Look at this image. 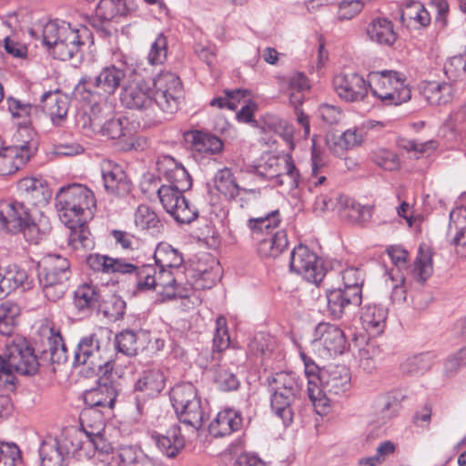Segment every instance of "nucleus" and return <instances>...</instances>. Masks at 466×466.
Listing matches in <instances>:
<instances>
[{
  "mask_svg": "<svg viewBox=\"0 0 466 466\" xmlns=\"http://www.w3.org/2000/svg\"><path fill=\"white\" fill-rule=\"evenodd\" d=\"M7 104L8 110L10 111L13 118L18 120V127L27 132L28 127L32 124L33 116L37 112V107L29 103H23L22 101L13 97H9L7 99Z\"/></svg>",
  "mask_w": 466,
  "mask_h": 466,
  "instance_id": "nucleus-46",
  "label": "nucleus"
},
{
  "mask_svg": "<svg viewBox=\"0 0 466 466\" xmlns=\"http://www.w3.org/2000/svg\"><path fill=\"white\" fill-rule=\"evenodd\" d=\"M176 414L181 423L195 429H199L206 420L199 397L189 402L185 409L177 410Z\"/></svg>",
  "mask_w": 466,
  "mask_h": 466,
  "instance_id": "nucleus-53",
  "label": "nucleus"
},
{
  "mask_svg": "<svg viewBox=\"0 0 466 466\" xmlns=\"http://www.w3.org/2000/svg\"><path fill=\"white\" fill-rule=\"evenodd\" d=\"M92 37L91 32L86 26L73 28L72 26L66 31H62L60 40L55 45L51 55L54 58L68 61L76 59L80 61L83 56L82 47L86 41Z\"/></svg>",
  "mask_w": 466,
  "mask_h": 466,
  "instance_id": "nucleus-15",
  "label": "nucleus"
},
{
  "mask_svg": "<svg viewBox=\"0 0 466 466\" xmlns=\"http://www.w3.org/2000/svg\"><path fill=\"white\" fill-rule=\"evenodd\" d=\"M242 425L240 414L233 409H225L218 413L209 424V432L216 438L224 437L238 431Z\"/></svg>",
  "mask_w": 466,
  "mask_h": 466,
  "instance_id": "nucleus-33",
  "label": "nucleus"
},
{
  "mask_svg": "<svg viewBox=\"0 0 466 466\" xmlns=\"http://www.w3.org/2000/svg\"><path fill=\"white\" fill-rule=\"evenodd\" d=\"M314 341L321 346L319 351L326 358H333L344 352L347 340L340 328L329 322H320L314 330Z\"/></svg>",
  "mask_w": 466,
  "mask_h": 466,
  "instance_id": "nucleus-17",
  "label": "nucleus"
},
{
  "mask_svg": "<svg viewBox=\"0 0 466 466\" xmlns=\"http://www.w3.org/2000/svg\"><path fill=\"white\" fill-rule=\"evenodd\" d=\"M300 396L282 394L281 392H270V409L279 417L285 426L293 422L294 404Z\"/></svg>",
  "mask_w": 466,
  "mask_h": 466,
  "instance_id": "nucleus-37",
  "label": "nucleus"
},
{
  "mask_svg": "<svg viewBox=\"0 0 466 466\" xmlns=\"http://www.w3.org/2000/svg\"><path fill=\"white\" fill-rule=\"evenodd\" d=\"M131 11L127 0L117 3L105 0L96 5V15L88 18V23L100 36L109 37L112 35L110 22L117 16H127Z\"/></svg>",
  "mask_w": 466,
  "mask_h": 466,
  "instance_id": "nucleus-16",
  "label": "nucleus"
},
{
  "mask_svg": "<svg viewBox=\"0 0 466 466\" xmlns=\"http://www.w3.org/2000/svg\"><path fill=\"white\" fill-rule=\"evenodd\" d=\"M40 106L43 112L49 115L55 125H59L66 116L68 102L58 92H46L41 96Z\"/></svg>",
  "mask_w": 466,
  "mask_h": 466,
  "instance_id": "nucleus-36",
  "label": "nucleus"
},
{
  "mask_svg": "<svg viewBox=\"0 0 466 466\" xmlns=\"http://www.w3.org/2000/svg\"><path fill=\"white\" fill-rule=\"evenodd\" d=\"M343 288L349 291L362 296V286L364 283V273L358 268H348L342 271Z\"/></svg>",
  "mask_w": 466,
  "mask_h": 466,
  "instance_id": "nucleus-59",
  "label": "nucleus"
},
{
  "mask_svg": "<svg viewBox=\"0 0 466 466\" xmlns=\"http://www.w3.org/2000/svg\"><path fill=\"white\" fill-rule=\"evenodd\" d=\"M215 187L218 191L223 194L228 199L236 198L240 192L250 193L253 195L259 194V190L256 188H245L240 187L230 168L224 167L219 169L214 177Z\"/></svg>",
  "mask_w": 466,
  "mask_h": 466,
  "instance_id": "nucleus-35",
  "label": "nucleus"
},
{
  "mask_svg": "<svg viewBox=\"0 0 466 466\" xmlns=\"http://www.w3.org/2000/svg\"><path fill=\"white\" fill-rule=\"evenodd\" d=\"M30 285L27 271L14 265L5 275L0 274V297L6 296L18 288L29 289Z\"/></svg>",
  "mask_w": 466,
  "mask_h": 466,
  "instance_id": "nucleus-39",
  "label": "nucleus"
},
{
  "mask_svg": "<svg viewBox=\"0 0 466 466\" xmlns=\"http://www.w3.org/2000/svg\"><path fill=\"white\" fill-rule=\"evenodd\" d=\"M46 346L37 356L34 348L25 339L7 343L0 353V386L8 392L16 390V374L33 376L40 366L60 365L67 360V349L58 330L48 329Z\"/></svg>",
  "mask_w": 466,
  "mask_h": 466,
  "instance_id": "nucleus-2",
  "label": "nucleus"
},
{
  "mask_svg": "<svg viewBox=\"0 0 466 466\" xmlns=\"http://www.w3.org/2000/svg\"><path fill=\"white\" fill-rule=\"evenodd\" d=\"M333 86L338 96L347 102L360 101L369 91V82L357 73L337 75Z\"/></svg>",
  "mask_w": 466,
  "mask_h": 466,
  "instance_id": "nucleus-21",
  "label": "nucleus"
},
{
  "mask_svg": "<svg viewBox=\"0 0 466 466\" xmlns=\"http://www.w3.org/2000/svg\"><path fill=\"white\" fill-rule=\"evenodd\" d=\"M70 24L64 21H49L45 25H35L29 29V34L35 39H41L42 44L46 46L49 54L53 50L55 45L60 40L62 31L69 29Z\"/></svg>",
  "mask_w": 466,
  "mask_h": 466,
  "instance_id": "nucleus-30",
  "label": "nucleus"
},
{
  "mask_svg": "<svg viewBox=\"0 0 466 466\" xmlns=\"http://www.w3.org/2000/svg\"><path fill=\"white\" fill-rule=\"evenodd\" d=\"M290 271L300 275L308 282L319 285L325 277L326 270L322 260L307 246L299 244L290 254Z\"/></svg>",
  "mask_w": 466,
  "mask_h": 466,
  "instance_id": "nucleus-13",
  "label": "nucleus"
},
{
  "mask_svg": "<svg viewBox=\"0 0 466 466\" xmlns=\"http://www.w3.org/2000/svg\"><path fill=\"white\" fill-rule=\"evenodd\" d=\"M290 178L296 181L299 171L290 155H285L282 158L270 157L265 165L253 167V173L264 179H272L282 174V170Z\"/></svg>",
  "mask_w": 466,
  "mask_h": 466,
  "instance_id": "nucleus-26",
  "label": "nucleus"
},
{
  "mask_svg": "<svg viewBox=\"0 0 466 466\" xmlns=\"http://www.w3.org/2000/svg\"><path fill=\"white\" fill-rule=\"evenodd\" d=\"M328 311L335 319H340L358 308L362 301V296L357 295L342 288L326 291Z\"/></svg>",
  "mask_w": 466,
  "mask_h": 466,
  "instance_id": "nucleus-22",
  "label": "nucleus"
},
{
  "mask_svg": "<svg viewBox=\"0 0 466 466\" xmlns=\"http://www.w3.org/2000/svg\"><path fill=\"white\" fill-rule=\"evenodd\" d=\"M137 76L124 83L120 92L122 106L143 114L149 121H156L157 109L174 114L179 108L183 96L180 78L170 71H162L147 81V69L137 65L134 69Z\"/></svg>",
  "mask_w": 466,
  "mask_h": 466,
  "instance_id": "nucleus-1",
  "label": "nucleus"
},
{
  "mask_svg": "<svg viewBox=\"0 0 466 466\" xmlns=\"http://www.w3.org/2000/svg\"><path fill=\"white\" fill-rule=\"evenodd\" d=\"M108 342H103L96 333L82 337L74 351V365H87L89 369L100 374L113 370L114 360L108 355Z\"/></svg>",
  "mask_w": 466,
  "mask_h": 466,
  "instance_id": "nucleus-11",
  "label": "nucleus"
},
{
  "mask_svg": "<svg viewBox=\"0 0 466 466\" xmlns=\"http://www.w3.org/2000/svg\"><path fill=\"white\" fill-rule=\"evenodd\" d=\"M195 157H209L222 153L224 143L216 135L201 130H191L185 134Z\"/></svg>",
  "mask_w": 466,
  "mask_h": 466,
  "instance_id": "nucleus-23",
  "label": "nucleus"
},
{
  "mask_svg": "<svg viewBox=\"0 0 466 466\" xmlns=\"http://www.w3.org/2000/svg\"><path fill=\"white\" fill-rule=\"evenodd\" d=\"M363 141V134L357 128H350L340 135L328 134L326 143L330 151L337 156H342L345 151L360 146Z\"/></svg>",
  "mask_w": 466,
  "mask_h": 466,
  "instance_id": "nucleus-34",
  "label": "nucleus"
},
{
  "mask_svg": "<svg viewBox=\"0 0 466 466\" xmlns=\"http://www.w3.org/2000/svg\"><path fill=\"white\" fill-rule=\"evenodd\" d=\"M210 370H214L213 380L219 390L225 392L234 391L239 388V380L233 372L229 371L228 369L218 367V365Z\"/></svg>",
  "mask_w": 466,
  "mask_h": 466,
  "instance_id": "nucleus-57",
  "label": "nucleus"
},
{
  "mask_svg": "<svg viewBox=\"0 0 466 466\" xmlns=\"http://www.w3.org/2000/svg\"><path fill=\"white\" fill-rule=\"evenodd\" d=\"M443 127L447 128L455 140H463L466 138V111L460 107L458 110L451 113L444 121Z\"/></svg>",
  "mask_w": 466,
  "mask_h": 466,
  "instance_id": "nucleus-56",
  "label": "nucleus"
},
{
  "mask_svg": "<svg viewBox=\"0 0 466 466\" xmlns=\"http://www.w3.org/2000/svg\"><path fill=\"white\" fill-rule=\"evenodd\" d=\"M432 254L430 249L420 247L414 261L413 275L418 282L423 284L432 274Z\"/></svg>",
  "mask_w": 466,
  "mask_h": 466,
  "instance_id": "nucleus-55",
  "label": "nucleus"
},
{
  "mask_svg": "<svg viewBox=\"0 0 466 466\" xmlns=\"http://www.w3.org/2000/svg\"><path fill=\"white\" fill-rule=\"evenodd\" d=\"M350 376L344 366H329L322 369L319 385L309 388V398L315 408L329 407L327 395H339L350 388Z\"/></svg>",
  "mask_w": 466,
  "mask_h": 466,
  "instance_id": "nucleus-12",
  "label": "nucleus"
},
{
  "mask_svg": "<svg viewBox=\"0 0 466 466\" xmlns=\"http://www.w3.org/2000/svg\"><path fill=\"white\" fill-rule=\"evenodd\" d=\"M154 259L157 268L168 270L179 268L184 262L182 254L167 243L157 245L154 253Z\"/></svg>",
  "mask_w": 466,
  "mask_h": 466,
  "instance_id": "nucleus-42",
  "label": "nucleus"
},
{
  "mask_svg": "<svg viewBox=\"0 0 466 466\" xmlns=\"http://www.w3.org/2000/svg\"><path fill=\"white\" fill-rule=\"evenodd\" d=\"M115 348L125 355H137L138 350L137 334L130 329L121 331L115 338Z\"/></svg>",
  "mask_w": 466,
  "mask_h": 466,
  "instance_id": "nucleus-58",
  "label": "nucleus"
},
{
  "mask_svg": "<svg viewBox=\"0 0 466 466\" xmlns=\"http://www.w3.org/2000/svg\"><path fill=\"white\" fill-rule=\"evenodd\" d=\"M97 375L99 378L96 387L84 392V402L86 407L80 413L81 426L91 425L92 418L97 420V414L102 416V420H106V416H110L121 390L119 378L113 370L107 372L101 371Z\"/></svg>",
  "mask_w": 466,
  "mask_h": 466,
  "instance_id": "nucleus-5",
  "label": "nucleus"
},
{
  "mask_svg": "<svg viewBox=\"0 0 466 466\" xmlns=\"http://www.w3.org/2000/svg\"><path fill=\"white\" fill-rule=\"evenodd\" d=\"M388 310L381 305L368 304L362 308L360 320L362 328L370 335L383 332L386 326Z\"/></svg>",
  "mask_w": 466,
  "mask_h": 466,
  "instance_id": "nucleus-32",
  "label": "nucleus"
},
{
  "mask_svg": "<svg viewBox=\"0 0 466 466\" xmlns=\"http://www.w3.org/2000/svg\"><path fill=\"white\" fill-rule=\"evenodd\" d=\"M229 343L230 339L226 327V319L223 317H219L217 319L212 350L202 353L199 360H205L206 362L201 363V365L205 369H213L215 366H218L221 360V352L228 348Z\"/></svg>",
  "mask_w": 466,
  "mask_h": 466,
  "instance_id": "nucleus-25",
  "label": "nucleus"
},
{
  "mask_svg": "<svg viewBox=\"0 0 466 466\" xmlns=\"http://www.w3.org/2000/svg\"><path fill=\"white\" fill-rule=\"evenodd\" d=\"M126 301L116 294H111L106 299L99 301L97 311L101 312L111 321L123 318L126 310Z\"/></svg>",
  "mask_w": 466,
  "mask_h": 466,
  "instance_id": "nucleus-54",
  "label": "nucleus"
},
{
  "mask_svg": "<svg viewBox=\"0 0 466 466\" xmlns=\"http://www.w3.org/2000/svg\"><path fill=\"white\" fill-rule=\"evenodd\" d=\"M422 94L430 105L441 106L452 100L454 88L450 83L433 81L424 86Z\"/></svg>",
  "mask_w": 466,
  "mask_h": 466,
  "instance_id": "nucleus-41",
  "label": "nucleus"
},
{
  "mask_svg": "<svg viewBox=\"0 0 466 466\" xmlns=\"http://www.w3.org/2000/svg\"><path fill=\"white\" fill-rule=\"evenodd\" d=\"M105 189L118 198H125L132 191V182L120 166L115 165L102 169Z\"/></svg>",
  "mask_w": 466,
  "mask_h": 466,
  "instance_id": "nucleus-27",
  "label": "nucleus"
},
{
  "mask_svg": "<svg viewBox=\"0 0 466 466\" xmlns=\"http://www.w3.org/2000/svg\"><path fill=\"white\" fill-rule=\"evenodd\" d=\"M55 200L59 219L65 225L79 226V223L87 222L96 208L93 191L82 184L60 187Z\"/></svg>",
  "mask_w": 466,
  "mask_h": 466,
  "instance_id": "nucleus-4",
  "label": "nucleus"
},
{
  "mask_svg": "<svg viewBox=\"0 0 466 466\" xmlns=\"http://www.w3.org/2000/svg\"><path fill=\"white\" fill-rule=\"evenodd\" d=\"M269 392L300 396L302 380L292 372H278L268 379Z\"/></svg>",
  "mask_w": 466,
  "mask_h": 466,
  "instance_id": "nucleus-38",
  "label": "nucleus"
},
{
  "mask_svg": "<svg viewBox=\"0 0 466 466\" xmlns=\"http://www.w3.org/2000/svg\"><path fill=\"white\" fill-rule=\"evenodd\" d=\"M87 265L94 270L106 274H127L134 279L137 291L155 290L157 288V268L155 265H137L125 258H114L106 255L91 254L86 258Z\"/></svg>",
  "mask_w": 466,
  "mask_h": 466,
  "instance_id": "nucleus-6",
  "label": "nucleus"
},
{
  "mask_svg": "<svg viewBox=\"0 0 466 466\" xmlns=\"http://www.w3.org/2000/svg\"><path fill=\"white\" fill-rule=\"evenodd\" d=\"M0 224L9 233L22 232L29 243L37 244L46 235L50 226L46 218L36 223L24 201L5 203L0 209Z\"/></svg>",
  "mask_w": 466,
  "mask_h": 466,
  "instance_id": "nucleus-7",
  "label": "nucleus"
},
{
  "mask_svg": "<svg viewBox=\"0 0 466 466\" xmlns=\"http://www.w3.org/2000/svg\"><path fill=\"white\" fill-rule=\"evenodd\" d=\"M87 441L93 445L94 449L103 453H108L112 449L111 445L105 440L102 431L105 429V420L97 414V420H91V425L81 426Z\"/></svg>",
  "mask_w": 466,
  "mask_h": 466,
  "instance_id": "nucleus-47",
  "label": "nucleus"
},
{
  "mask_svg": "<svg viewBox=\"0 0 466 466\" xmlns=\"http://www.w3.org/2000/svg\"><path fill=\"white\" fill-rule=\"evenodd\" d=\"M87 222L80 223L81 225H66L70 229L69 241L75 248L78 246L88 248L91 240L89 238L90 232L86 226Z\"/></svg>",
  "mask_w": 466,
  "mask_h": 466,
  "instance_id": "nucleus-63",
  "label": "nucleus"
},
{
  "mask_svg": "<svg viewBox=\"0 0 466 466\" xmlns=\"http://www.w3.org/2000/svg\"><path fill=\"white\" fill-rule=\"evenodd\" d=\"M448 237H451V244L466 247V208L454 209L450 213Z\"/></svg>",
  "mask_w": 466,
  "mask_h": 466,
  "instance_id": "nucleus-43",
  "label": "nucleus"
},
{
  "mask_svg": "<svg viewBox=\"0 0 466 466\" xmlns=\"http://www.w3.org/2000/svg\"><path fill=\"white\" fill-rule=\"evenodd\" d=\"M372 161L385 170L394 171L400 168V159L392 151L378 148L371 152Z\"/></svg>",
  "mask_w": 466,
  "mask_h": 466,
  "instance_id": "nucleus-60",
  "label": "nucleus"
},
{
  "mask_svg": "<svg viewBox=\"0 0 466 466\" xmlns=\"http://www.w3.org/2000/svg\"><path fill=\"white\" fill-rule=\"evenodd\" d=\"M366 33L370 40L380 45L391 46L396 41L393 25L386 18L373 19L367 26Z\"/></svg>",
  "mask_w": 466,
  "mask_h": 466,
  "instance_id": "nucleus-40",
  "label": "nucleus"
},
{
  "mask_svg": "<svg viewBox=\"0 0 466 466\" xmlns=\"http://www.w3.org/2000/svg\"><path fill=\"white\" fill-rule=\"evenodd\" d=\"M157 449L168 459H174L185 447V440L177 425L171 426L166 434L153 435Z\"/></svg>",
  "mask_w": 466,
  "mask_h": 466,
  "instance_id": "nucleus-31",
  "label": "nucleus"
},
{
  "mask_svg": "<svg viewBox=\"0 0 466 466\" xmlns=\"http://www.w3.org/2000/svg\"><path fill=\"white\" fill-rule=\"evenodd\" d=\"M443 70L450 80L457 81L466 72V54L449 58L444 64Z\"/></svg>",
  "mask_w": 466,
  "mask_h": 466,
  "instance_id": "nucleus-62",
  "label": "nucleus"
},
{
  "mask_svg": "<svg viewBox=\"0 0 466 466\" xmlns=\"http://www.w3.org/2000/svg\"><path fill=\"white\" fill-rule=\"evenodd\" d=\"M169 396L175 412L185 409L189 402L198 398L196 387L190 382L175 385L170 390Z\"/></svg>",
  "mask_w": 466,
  "mask_h": 466,
  "instance_id": "nucleus-50",
  "label": "nucleus"
},
{
  "mask_svg": "<svg viewBox=\"0 0 466 466\" xmlns=\"http://www.w3.org/2000/svg\"><path fill=\"white\" fill-rule=\"evenodd\" d=\"M113 112L106 116H96L90 111L89 121L93 129L100 128L103 136L110 139L131 140L133 128L130 127L129 119L127 117H111Z\"/></svg>",
  "mask_w": 466,
  "mask_h": 466,
  "instance_id": "nucleus-20",
  "label": "nucleus"
},
{
  "mask_svg": "<svg viewBox=\"0 0 466 466\" xmlns=\"http://www.w3.org/2000/svg\"><path fill=\"white\" fill-rule=\"evenodd\" d=\"M369 88L385 106H399L411 97L410 89L404 84L401 75L393 70L370 72Z\"/></svg>",
  "mask_w": 466,
  "mask_h": 466,
  "instance_id": "nucleus-10",
  "label": "nucleus"
},
{
  "mask_svg": "<svg viewBox=\"0 0 466 466\" xmlns=\"http://www.w3.org/2000/svg\"><path fill=\"white\" fill-rule=\"evenodd\" d=\"M71 277L68 259L58 254H47L37 262V278L44 296L50 301L63 298Z\"/></svg>",
  "mask_w": 466,
  "mask_h": 466,
  "instance_id": "nucleus-9",
  "label": "nucleus"
},
{
  "mask_svg": "<svg viewBox=\"0 0 466 466\" xmlns=\"http://www.w3.org/2000/svg\"><path fill=\"white\" fill-rule=\"evenodd\" d=\"M158 171L170 186L180 191H187L192 187V178L185 167L172 157H165L157 162Z\"/></svg>",
  "mask_w": 466,
  "mask_h": 466,
  "instance_id": "nucleus-24",
  "label": "nucleus"
},
{
  "mask_svg": "<svg viewBox=\"0 0 466 466\" xmlns=\"http://www.w3.org/2000/svg\"><path fill=\"white\" fill-rule=\"evenodd\" d=\"M400 21L407 27L410 25L411 21L427 25L430 23V17L420 2L409 1L400 9Z\"/></svg>",
  "mask_w": 466,
  "mask_h": 466,
  "instance_id": "nucleus-51",
  "label": "nucleus"
},
{
  "mask_svg": "<svg viewBox=\"0 0 466 466\" xmlns=\"http://www.w3.org/2000/svg\"><path fill=\"white\" fill-rule=\"evenodd\" d=\"M37 147L33 141H25L0 150V176L15 174L23 167L35 153Z\"/></svg>",
  "mask_w": 466,
  "mask_h": 466,
  "instance_id": "nucleus-19",
  "label": "nucleus"
},
{
  "mask_svg": "<svg viewBox=\"0 0 466 466\" xmlns=\"http://www.w3.org/2000/svg\"><path fill=\"white\" fill-rule=\"evenodd\" d=\"M125 77L123 69L116 66H106L96 76L84 75L75 86L73 95L76 99L88 103L96 118L97 116H106L114 112L111 96Z\"/></svg>",
  "mask_w": 466,
  "mask_h": 466,
  "instance_id": "nucleus-3",
  "label": "nucleus"
},
{
  "mask_svg": "<svg viewBox=\"0 0 466 466\" xmlns=\"http://www.w3.org/2000/svg\"><path fill=\"white\" fill-rule=\"evenodd\" d=\"M167 56V41L163 34H159L153 44L147 56L150 66L163 64Z\"/></svg>",
  "mask_w": 466,
  "mask_h": 466,
  "instance_id": "nucleus-61",
  "label": "nucleus"
},
{
  "mask_svg": "<svg viewBox=\"0 0 466 466\" xmlns=\"http://www.w3.org/2000/svg\"><path fill=\"white\" fill-rule=\"evenodd\" d=\"M20 315L19 306L10 300H5L0 304V334L11 336L18 323Z\"/></svg>",
  "mask_w": 466,
  "mask_h": 466,
  "instance_id": "nucleus-48",
  "label": "nucleus"
},
{
  "mask_svg": "<svg viewBox=\"0 0 466 466\" xmlns=\"http://www.w3.org/2000/svg\"><path fill=\"white\" fill-rule=\"evenodd\" d=\"M100 295L95 287L85 284L75 291L74 304L81 311L98 309Z\"/></svg>",
  "mask_w": 466,
  "mask_h": 466,
  "instance_id": "nucleus-52",
  "label": "nucleus"
},
{
  "mask_svg": "<svg viewBox=\"0 0 466 466\" xmlns=\"http://www.w3.org/2000/svg\"><path fill=\"white\" fill-rule=\"evenodd\" d=\"M166 377L158 369L143 371L134 386L135 402L138 414L144 413L147 399L156 397L165 388Z\"/></svg>",
  "mask_w": 466,
  "mask_h": 466,
  "instance_id": "nucleus-18",
  "label": "nucleus"
},
{
  "mask_svg": "<svg viewBox=\"0 0 466 466\" xmlns=\"http://www.w3.org/2000/svg\"><path fill=\"white\" fill-rule=\"evenodd\" d=\"M184 192L164 184L157 189V196L166 211L177 222L189 224L198 217V210L184 197Z\"/></svg>",
  "mask_w": 466,
  "mask_h": 466,
  "instance_id": "nucleus-14",
  "label": "nucleus"
},
{
  "mask_svg": "<svg viewBox=\"0 0 466 466\" xmlns=\"http://www.w3.org/2000/svg\"><path fill=\"white\" fill-rule=\"evenodd\" d=\"M279 223L278 209L268 213L265 217L248 219V227L251 238L257 241V249L260 257L277 258L288 248L287 232L285 230L272 232Z\"/></svg>",
  "mask_w": 466,
  "mask_h": 466,
  "instance_id": "nucleus-8",
  "label": "nucleus"
},
{
  "mask_svg": "<svg viewBox=\"0 0 466 466\" xmlns=\"http://www.w3.org/2000/svg\"><path fill=\"white\" fill-rule=\"evenodd\" d=\"M336 199L341 218L358 224H365L370 220L373 212L371 206H361L344 195H337Z\"/></svg>",
  "mask_w": 466,
  "mask_h": 466,
  "instance_id": "nucleus-29",
  "label": "nucleus"
},
{
  "mask_svg": "<svg viewBox=\"0 0 466 466\" xmlns=\"http://www.w3.org/2000/svg\"><path fill=\"white\" fill-rule=\"evenodd\" d=\"M1 461L7 466H17L21 461V451L15 443L0 442Z\"/></svg>",
  "mask_w": 466,
  "mask_h": 466,
  "instance_id": "nucleus-64",
  "label": "nucleus"
},
{
  "mask_svg": "<svg viewBox=\"0 0 466 466\" xmlns=\"http://www.w3.org/2000/svg\"><path fill=\"white\" fill-rule=\"evenodd\" d=\"M118 466H156L155 461L137 444H120L113 452Z\"/></svg>",
  "mask_w": 466,
  "mask_h": 466,
  "instance_id": "nucleus-28",
  "label": "nucleus"
},
{
  "mask_svg": "<svg viewBox=\"0 0 466 466\" xmlns=\"http://www.w3.org/2000/svg\"><path fill=\"white\" fill-rule=\"evenodd\" d=\"M135 224L142 230L151 234L159 233L163 225L157 213L147 205H139L135 212Z\"/></svg>",
  "mask_w": 466,
  "mask_h": 466,
  "instance_id": "nucleus-49",
  "label": "nucleus"
},
{
  "mask_svg": "<svg viewBox=\"0 0 466 466\" xmlns=\"http://www.w3.org/2000/svg\"><path fill=\"white\" fill-rule=\"evenodd\" d=\"M434 359L432 352H423L409 357L400 364V371L408 376L424 374L431 368Z\"/></svg>",
  "mask_w": 466,
  "mask_h": 466,
  "instance_id": "nucleus-45",
  "label": "nucleus"
},
{
  "mask_svg": "<svg viewBox=\"0 0 466 466\" xmlns=\"http://www.w3.org/2000/svg\"><path fill=\"white\" fill-rule=\"evenodd\" d=\"M69 451L58 440L43 442L39 449L41 466H65V456Z\"/></svg>",
  "mask_w": 466,
  "mask_h": 466,
  "instance_id": "nucleus-44",
  "label": "nucleus"
}]
</instances>
